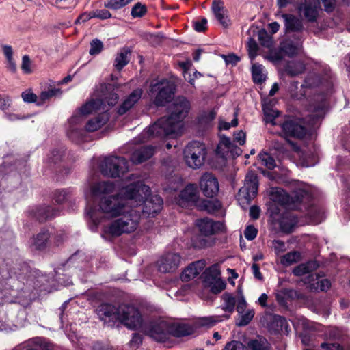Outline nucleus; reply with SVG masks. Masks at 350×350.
Wrapping results in <instances>:
<instances>
[{
  "label": "nucleus",
  "mask_w": 350,
  "mask_h": 350,
  "mask_svg": "<svg viewBox=\"0 0 350 350\" xmlns=\"http://www.w3.org/2000/svg\"><path fill=\"white\" fill-rule=\"evenodd\" d=\"M119 96L114 88L106 87L101 98H92L83 105L68 121V137L73 142H79L85 135V131L94 132L100 129L109 119V107L115 105Z\"/></svg>",
  "instance_id": "obj_1"
},
{
  "label": "nucleus",
  "mask_w": 350,
  "mask_h": 350,
  "mask_svg": "<svg viewBox=\"0 0 350 350\" xmlns=\"http://www.w3.org/2000/svg\"><path fill=\"white\" fill-rule=\"evenodd\" d=\"M190 103L185 97L176 98L170 107V114L162 117L138 137L137 142H145L159 137L174 138L183 130L184 120L188 114Z\"/></svg>",
  "instance_id": "obj_2"
},
{
  "label": "nucleus",
  "mask_w": 350,
  "mask_h": 350,
  "mask_svg": "<svg viewBox=\"0 0 350 350\" xmlns=\"http://www.w3.org/2000/svg\"><path fill=\"white\" fill-rule=\"evenodd\" d=\"M141 191L147 194L149 191V187L139 180L133 182L123 187L116 194L103 198L98 203V210L95 211L96 213L100 212L107 218L120 217V215L129 211V208L133 206V202L142 201V199L139 198V196L142 197ZM96 217L98 218L97 216ZM92 222L94 224L90 228L94 231L96 230L99 221L97 219L96 225L94 221Z\"/></svg>",
  "instance_id": "obj_3"
},
{
  "label": "nucleus",
  "mask_w": 350,
  "mask_h": 350,
  "mask_svg": "<svg viewBox=\"0 0 350 350\" xmlns=\"http://www.w3.org/2000/svg\"><path fill=\"white\" fill-rule=\"evenodd\" d=\"M297 187L290 196L280 187H271L269 192L270 202L267 204V210L273 219L280 215L282 208L295 209L304 200H309L311 193L308 187L303 183H297Z\"/></svg>",
  "instance_id": "obj_4"
},
{
  "label": "nucleus",
  "mask_w": 350,
  "mask_h": 350,
  "mask_svg": "<svg viewBox=\"0 0 350 350\" xmlns=\"http://www.w3.org/2000/svg\"><path fill=\"white\" fill-rule=\"evenodd\" d=\"M96 312L99 319L109 326L119 321L129 329H136L143 322L138 308H97Z\"/></svg>",
  "instance_id": "obj_5"
},
{
  "label": "nucleus",
  "mask_w": 350,
  "mask_h": 350,
  "mask_svg": "<svg viewBox=\"0 0 350 350\" xmlns=\"http://www.w3.org/2000/svg\"><path fill=\"white\" fill-rule=\"evenodd\" d=\"M140 213V207L130 206L129 211L120 215V217L103 227L101 237L104 239L109 241L111 238L119 237L122 234H130L135 232L139 224Z\"/></svg>",
  "instance_id": "obj_6"
},
{
  "label": "nucleus",
  "mask_w": 350,
  "mask_h": 350,
  "mask_svg": "<svg viewBox=\"0 0 350 350\" xmlns=\"http://www.w3.org/2000/svg\"><path fill=\"white\" fill-rule=\"evenodd\" d=\"M115 191V184L111 181H100L93 184L88 191L85 192L87 201L86 213L97 224L96 211L91 206L92 199L100 201L104 198L112 196Z\"/></svg>",
  "instance_id": "obj_7"
},
{
  "label": "nucleus",
  "mask_w": 350,
  "mask_h": 350,
  "mask_svg": "<svg viewBox=\"0 0 350 350\" xmlns=\"http://www.w3.org/2000/svg\"><path fill=\"white\" fill-rule=\"evenodd\" d=\"M99 169L105 176L120 177L129 171V163L124 157L109 155L99 159Z\"/></svg>",
  "instance_id": "obj_8"
},
{
  "label": "nucleus",
  "mask_w": 350,
  "mask_h": 350,
  "mask_svg": "<svg viewBox=\"0 0 350 350\" xmlns=\"http://www.w3.org/2000/svg\"><path fill=\"white\" fill-rule=\"evenodd\" d=\"M183 154L187 165L191 168L198 169L204 164L206 154V147L200 142L193 141L186 146Z\"/></svg>",
  "instance_id": "obj_9"
},
{
  "label": "nucleus",
  "mask_w": 350,
  "mask_h": 350,
  "mask_svg": "<svg viewBox=\"0 0 350 350\" xmlns=\"http://www.w3.org/2000/svg\"><path fill=\"white\" fill-rule=\"evenodd\" d=\"M176 90V85L172 81L161 79L152 82L150 91L154 94L157 92L154 103L157 106H164L173 98Z\"/></svg>",
  "instance_id": "obj_10"
},
{
  "label": "nucleus",
  "mask_w": 350,
  "mask_h": 350,
  "mask_svg": "<svg viewBox=\"0 0 350 350\" xmlns=\"http://www.w3.org/2000/svg\"><path fill=\"white\" fill-rule=\"evenodd\" d=\"M142 197L139 196L142 199L141 202H133V206H138L141 208L140 215L146 217H155L162 209L163 200L158 195L151 196L150 198V189L147 194L140 192Z\"/></svg>",
  "instance_id": "obj_11"
},
{
  "label": "nucleus",
  "mask_w": 350,
  "mask_h": 350,
  "mask_svg": "<svg viewBox=\"0 0 350 350\" xmlns=\"http://www.w3.org/2000/svg\"><path fill=\"white\" fill-rule=\"evenodd\" d=\"M327 108V96L319 94L314 96L312 103L308 109V115L306 123L311 127L314 126L325 114Z\"/></svg>",
  "instance_id": "obj_12"
},
{
  "label": "nucleus",
  "mask_w": 350,
  "mask_h": 350,
  "mask_svg": "<svg viewBox=\"0 0 350 350\" xmlns=\"http://www.w3.org/2000/svg\"><path fill=\"white\" fill-rule=\"evenodd\" d=\"M258 188L257 176L254 172H249L245 176L244 185L239 189L237 194L239 203L249 204L256 196Z\"/></svg>",
  "instance_id": "obj_13"
},
{
  "label": "nucleus",
  "mask_w": 350,
  "mask_h": 350,
  "mask_svg": "<svg viewBox=\"0 0 350 350\" xmlns=\"http://www.w3.org/2000/svg\"><path fill=\"white\" fill-rule=\"evenodd\" d=\"M169 319L161 318L150 323L144 333L154 340L163 342L169 338Z\"/></svg>",
  "instance_id": "obj_14"
},
{
  "label": "nucleus",
  "mask_w": 350,
  "mask_h": 350,
  "mask_svg": "<svg viewBox=\"0 0 350 350\" xmlns=\"http://www.w3.org/2000/svg\"><path fill=\"white\" fill-rule=\"evenodd\" d=\"M261 323L275 332L288 334L290 328L286 319L281 316L266 314L260 320Z\"/></svg>",
  "instance_id": "obj_15"
},
{
  "label": "nucleus",
  "mask_w": 350,
  "mask_h": 350,
  "mask_svg": "<svg viewBox=\"0 0 350 350\" xmlns=\"http://www.w3.org/2000/svg\"><path fill=\"white\" fill-rule=\"evenodd\" d=\"M200 233L206 237L213 235L225 230V225L219 221L204 217L198 219L196 222Z\"/></svg>",
  "instance_id": "obj_16"
},
{
  "label": "nucleus",
  "mask_w": 350,
  "mask_h": 350,
  "mask_svg": "<svg viewBox=\"0 0 350 350\" xmlns=\"http://www.w3.org/2000/svg\"><path fill=\"white\" fill-rule=\"evenodd\" d=\"M181 257L177 253H167L157 261L158 270L162 273L175 271L180 265Z\"/></svg>",
  "instance_id": "obj_17"
},
{
  "label": "nucleus",
  "mask_w": 350,
  "mask_h": 350,
  "mask_svg": "<svg viewBox=\"0 0 350 350\" xmlns=\"http://www.w3.org/2000/svg\"><path fill=\"white\" fill-rule=\"evenodd\" d=\"M282 134L284 137H293L303 138L306 134V129L299 124L297 121L292 119H287L280 123Z\"/></svg>",
  "instance_id": "obj_18"
},
{
  "label": "nucleus",
  "mask_w": 350,
  "mask_h": 350,
  "mask_svg": "<svg viewBox=\"0 0 350 350\" xmlns=\"http://www.w3.org/2000/svg\"><path fill=\"white\" fill-rule=\"evenodd\" d=\"M200 187L204 196L213 198L219 191V183L212 174L205 173L200 178Z\"/></svg>",
  "instance_id": "obj_19"
},
{
  "label": "nucleus",
  "mask_w": 350,
  "mask_h": 350,
  "mask_svg": "<svg viewBox=\"0 0 350 350\" xmlns=\"http://www.w3.org/2000/svg\"><path fill=\"white\" fill-rule=\"evenodd\" d=\"M299 12L308 22H314L319 16V3L316 0H305L298 6Z\"/></svg>",
  "instance_id": "obj_20"
},
{
  "label": "nucleus",
  "mask_w": 350,
  "mask_h": 350,
  "mask_svg": "<svg viewBox=\"0 0 350 350\" xmlns=\"http://www.w3.org/2000/svg\"><path fill=\"white\" fill-rule=\"evenodd\" d=\"M241 149L234 145V142H231L229 137L221 136L220 142L217 147V153L220 154L222 157H226L229 155L232 157H237L240 155Z\"/></svg>",
  "instance_id": "obj_21"
},
{
  "label": "nucleus",
  "mask_w": 350,
  "mask_h": 350,
  "mask_svg": "<svg viewBox=\"0 0 350 350\" xmlns=\"http://www.w3.org/2000/svg\"><path fill=\"white\" fill-rule=\"evenodd\" d=\"M198 198V192L196 186L194 184H189L181 191L176 199V202L180 206H186L189 203L195 202Z\"/></svg>",
  "instance_id": "obj_22"
},
{
  "label": "nucleus",
  "mask_w": 350,
  "mask_h": 350,
  "mask_svg": "<svg viewBox=\"0 0 350 350\" xmlns=\"http://www.w3.org/2000/svg\"><path fill=\"white\" fill-rule=\"evenodd\" d=\"M319 77L315 75H310L304 81V83L300 86V90L299 92H296V90L298 89V82L293 81L291 83L290 86V92L291 96L296 99H301L305 95L304 88L306 87H314L318 85L319 83Z\"/></svg>",
  "instance_id": "obj_23"
},
{
  "label": "nucleus",
  "mask_w": 350,
  "mask_h": 350,
  "mask_svg": "<svg viewBox=\"0 0 350 350\" xmlns=\"http://www.w3.org/2000/svg\"><path fill=\"white\" fill-rule=\"evenodd\" d=\"M211 10L215 18L223 27L227 28L230 26L231 21L228 17V11L225 9L222 1L213 0Z\"/></svg>",
  "instance_id": "obj_24"
},
{
  "label": "nucleus",
  "mask_w": 350,
  "mask_h": 350,
  "mask_svg": "<svg viewBox=\"0 0 350 350\" xmlns=\"http://www.w3.org/2000/svg\"><path fill=\"white\" fill-rule=\"evenodd\" d=\"M155 152V148L152 146H145L135 148L131 157L133 163H141L151 158Z\"/></svg>",
  "instance_id": "obj_25"
},
{
  "label": "nucleus",
  "mask_w": 350,
  "mask_h": 350,
  "mask_svg": "<svg viewBox=\"0 0 350 350\" xmlns=\"http://www.w3.org/2000/svg\"><path fill=\"white\" fill-rule=\"evenodd\" d=\"M206 262L204 260L191 263L182 272L180 278L183 281H189L199 275L204 269Z\"/></svg>",
  "instance_id": "obj_26"
},
{
  "label": "nucleus",
  "mask_w": 350,
  "mask_h": 350,
  "mask_svg": "<svg viewBox=\"0 0 350 350\" xmlns=\"http://www.w3.org/2000/svg\"><path fill=\"white\" fill-rule=\"evenodd\" d=\"M308 288L314 291H327L331 286V282L328 279L319 278L318 275L310 274L306 281Z\"/></svg>",
  "instance_id": "obj_27"
},
{
  "label": "nucleus",
  "mask_w": 350,
  "mask_h": 350,
  "mask_svg": "<svg viewBox=\"0 0 350 350\" xmlns=\"http://www.w3.org/2000/svg\"><path fill=\"white\" fill-rule=\"evenodd\" d=\"M143 91L140 88L134 90L122 102L118 109V113L123 115L131 109L141 98Z\"/></svg>",
  "instance_id": "obj_28"
},
{
  "label": "nucleus",
  "mask_w": 350,
  "mask_h": 350,
  "mask_svg": "<svg viewBox=\"0 0 350 350\" xmlns=\"http://www.w3.org/2000/svg\"><path fill=\"white\" fill-rule=\"evenodd\" d=\"M282 17L284 20L285 31L286 33L301 32L303 30L304 25L301 19L290 14H283Z\"/></svg>",
  "instance_id": "obj_29"
},
{
  "label": "nucleus",
  "mask_w": 350,
  "mask_h": 350,
  "mask_svg": "<svg viewBox=\"0 0 350 350\" xmlns=\"http://www.w3.org/2000/svg\"><path fill=\"white\" fill-rule=\"evenodd\" d=\"M225 314L223 315L204 317L200 318L197 324L201 327H211L216 323L223 321L224 319H228L230 314L234 312V308H224Z\"/></svg>",
  "instance_id": "obj_30"
},
{
  "label": "nucleus",
  "mask_w": 350,
  "mask_h": 350,
  "mask_svg": "<svg viewBox=\"0 0 350 350\" xmlns=\"http://www.w3.org/2000/svg\"><path fill=\"white\" fill-rule=\"evenodd\" d=\"M169 336L180 337L192 333L191 328L187 325L180 323L170 319H169Z\"/></svg>",
  "instance_id": "obj_31"
},
{
  "label": "nucleus",
  "mask_w": 350,
  "mask_h": 350,
  "mask_svg": "<svg viewBox=\"0 0 350 350\" xmlns=\"http://www.w3.org/2000/svg\"><path fill=\"white\" fill-rule=\"evenodd\" d=\"M274 220L278 221L280 228L283 232H289L292 231L297 222V219L291 213H285L281 217L276 216Z\"/></svg>",
  "instance_id": "obj_32"
},
{
  "label": "nucleus",
  "mask_w": 350,
  "mask_h": 350,
  "mask_svg": "<svg viewBox=\"0 0 350 350\" xmlns=\"http://www.w3.org/2000/svg\"><path fill=\"white\" fill-rule=\"evenodd\" d=\"M275 296L279 304L286 306L289 301L297 299L299 294L293 289L282 288L277 290Z\"/></svg>",
  "instance_id": "obj_33"
},
{
  "label": "nucleus",
  "mask_w": 350,
  "mask_h": 350,
  "mask_svg": "<svg viewBox=\"0 0 350 350\" xmlns=\"http://www.w3.org/2000/svg\"><path fill=\"white\" fill-rule=\"evenodd\" d=\"M50 234L48 230H42L30 241V247L33 250H42L47 245Z\"/></svg>",
  "instance_id": "obj_34"
},
{
  "label": "nucleus",
  "mask_w": 350,
  "mask_h": 350,
  "mask_svg": "<svg viewBox=\"0 0 350 350\" xmlns=\"http://www.w3.org/2000/svg\"><path fill=\"white\" fill-rule=\"evenodd\" d=\"M238 317L236 319L237 326L247 325L254 316V311L250 308H236Z\"/></svg>",
  "instance_id": "obj_35"
},
{
  "label": "nucleus",
  "mask_w": 350,
  "mask_h": 350,
  "mask_svg": "<svg viewBox=\"0 0 350 350\" xmlns=\"http://www.w3.org/2000/svg\"><path fill=\"white\" fill-rule=\"evenodd\" d=\"M59 211L53 208L51 206H44L37 208L34 216L40 221L52 218L58 215Z\"/></svg>",
  "instance_id": "obj_36"
},
{
  "label": "nucleus",
  "mask_w": 350,
  "mask_h": 350,
  "mask_svg": "<svg viewBox=\"0 0 350 350\" xmlns=\"http://www.w3.org/2000/svg\"><path fill=\"white\" fill-rule=\"evenodd\" d=\"M301 44L299 42H294L291 40H286L281 45V50L289 57L298 55L301 51Z\"/></svg>",
  "instance_id": "obj_37"
},
{
  "label": "nucleus",
  "mask_w": 350,
  "mask_h": 350,
  "mask_svg": "<svg viewBox=\"0 0 350 350\" xmlns=\"http://www.w3.org/2000/svg\"><path fill=\"white\" fill-rule=\"evenodd\" d=\"M223 298L226 306H245L246 305V301L241 293H238L234 296L230 293H224Z\"/></svg>",
  "instance_id": "obj_38"
},
{
  "label": "nucleus",
  "mask_w": 350,
  "mask_h": 350,
  "mask_svg": "<svg viewBox=\"0 0 350 350\" xmlns=\"http://www.w3.org/2000/svg\"><path fill=\"white\" fill-rule=\"evenodd\" d=\"M72 189H63L57 190L53 194V199L58 204H62L67 202H70L73 196Z\"/></svg>",
  "instance_id": "obj_39"
},
{
  "label": "nucleus",
  "mask_w": 350,
  "mask_h": 350,
  "mask_svg": "<svg viewBox=\"0 0 350 350\" xmlns=\"http://www.w3.org/2000/svg\"><path fill=\"white\" fill-rule=\"evenodd\" d=\"M250 350H271V347L268 340L262 336H258L248 342Z\"/></svg>",
  "instance_id": "obj_40"
},
{
  "label": "nucleus",
  "mask_w": 350,
  "mask_h": 350,
  "mask_svg": "<svg viewBox=\"0 0 350 350\" xmlns=\"http://www.w3.org/2000/svg\"><path fill=\"white\" fill-rule=\"evenodd\" d=\"M252 75L254 83H262L266 79L265 68L258 64H254L252 66Z\"/></svg>",
  "instance_id": "obj_41"
},
{
  "label": "nucleus",
  "mask_w": 350,
  "mask_h": 350,
  "mask_svg": "<svg viewBox=\"0 0 350 350\" xmlns=\"http://www.w3.org/2000/svg\"><path fill=\"white\" fill-rule=\"evenodd\" d=\"M263 112L265 115L264 120L267 124L269 123L272 125H280L281 122L277 120L280 115L279 111L263 106Z\"/></svg>",
  "instance_id": "obj_42"
},
{
  "label": "nucleus",
  "mask_w": 350,
  "mask_h": 350,
  "mask_svg": "<svg viewBox=\"0 0 350 350\" xmlns=\"http://www.w3.org/2000/svg\"><path fill=\"white\" fill-rule=\"evenodd\" d=\"M317 265L315 262L309 261L306 263L301 264L293 270V273L295 275L301 276L306 273H308L315 269Z\"/></svg>",
  "instance_id": "obj_43"
},
{
  "label": "nucleus",
  "mask_w": 350,
  "mask_h": 350,
  "mask_svg": "<svg viewBox=\"0 0 350 350\" xmlns=\"http://www.w3.org/2000/svg\"><path fill=\"white\" fill-rule=\"evenodd\" d=\"M285 70L289 75L295 76L304 71L305 65L301 62H289Z\"/></svg>",
  "instance_id": "obj_44"
},
{
  "label": "nucleus",
  "mask_w": 350,
  "mask_h": 350,
  "mask_svg": "<svg viewBox=\"0 0 350 350\" xmlns=\"http://www.w3.org/2000/svg\"><path fill=\"white\" fill-rule=\"evenodd\" d=\"M60 94L61 90L59 88H49L46 90H44L40 93L39 96L37 105H42L52 97Z\"/></svg>",
  "instance_id": "obj_45"
},
{
  "label": "nucleus",
  "mask_w": 350,
  "mask_h": 350,
  "mask_svg": "<svg viewBox=\"0 0 350 350\" xmlns=\"http://www.w3.org/2000/svg\"><path fill=\"white\" fill-rule=\"evenodd\" d=\"M220 278V270L218 265L211 266L204 271V282Z\"/></svg>",
  "instance_id": "obj_46"
},
{
  "label": "nucleus",
  "mask_w": 350,
  "mask_h": 350,
  "mask_svg": "<svg viewBox=\"0 0 350 350\" xmlns=\"http://www.w3.org/2000/svg\"><path fill=\"white\" fill-rule=\"evenodd\" d=\"M129 52L126 50L121 51L115 59V67L118 70H121L129 62Z\"/></svg>",
  "instance_id": "obj_47"
},
{
  "label": "nucleus",
  "mask_w": 350,
  "mask_h": 350,
  "mask_svg": "<svg viewBox=\"0 0 350 350\" xmlns=\"http://www.w3.org/2000/svg\"><path fill=\"white\" fill-rule=\"evenodd\" d=\"M300 259V253L298 252H291L281 258V263L284 266H288L298 262Z\"/></svg>",
  "instance_id": "obj_48"
},
{
  "label": "nucleus",
  "mask_w": 350,
  "mask_h": 350,
  "mask_svg": "<svg viewBox=\"0 0 350 350\" xmlns=\"http://www.w3.org/2000/svg\"><path fill=\"white\" fill-rule=\"evenodd\" d=\"M211 288V291L214 293H219L226 288V282L221 278L205 282Z\"/></svg>",
  "instance_id": "obj_49"
},
{
  "label": "nucleus",
  "mask_w": 350,
  "mask_h": 350,
  "mask_svg": "<svg viewBox=\"0 0 350 350\" xmlns=\"http://www.w3.org/2000/svg\"><path fill=\"white\" fill-rule=\"evenodd\" d=\"M133 1L134 0H107L105 1L104 5L105 7L112 10H118Z\"/></svg>",
  "instance_id": "obj_50"
},
{
  "label": "nucleus",
  "mask_w": 350,
  "mask_h": 350,
  "mask_svg": "<svg viewBox=\"0 0 350 350\" xmlns=\"http://www.w3.org/2000/svg\"><path fill=\"white\" fill-rule=\"evenodd\" d=\"M147 13V7L146 5L138 2L135 3L131 9V14L133 18H141Z\"/></svg>",
  "instance_id": "obj_51"
},
{
  "label": "nucleus",
  "mask_w": 350,
  "mask_h": 350,
  "mask_svg": "<svg viewBox=\"0 0 350 350\" xmlns=\"http://www.w3.org/2000/svg\"><path fill=\"white\" fill-rule=\"evenodd\" d=\"M258 157L261 163L268 169H273L275 167V161L274 159L267 152H260Z\"/></svg>",
  "instance_id": "obj_52"
},
{
  "label": "nucleus",
  "mask_w": 350,
  "mask_h": 350,
  "mask_svg": "<svg viewBox=\"0 0 350 350\" xmlns=\"http://www.w3.org/2000/svg\"><path fill=\"white\" fill-rule=\"evenodd\" d=\"M325 336L327 341L338 340L341 337V332L336 327L329 328L325 333Z\"/></svg>",
  "instance_id": "obj_53"
},
{
  "label": "nucleus",
  "mask_w": 350,
  "mask_h": 350,
  "mask_svg": "<svg viewBox=\"0 0 350 350\" xmlns=\"http://www.w3.org/2000/svg\"><path fill=\"white\" fill-rule=\"evenodd\" d=\"M247 47L249 56L250 59L253 60L257 55L258 47L256 40L252 38L250 35L247 40Z\"/></svg>",
  "instance_id": "obj_54"
},
{
  "label": "nucleus",
  "mask_w": 350,
  "mask_h": 350,
  "mask_svg": "<svg viewBox=\"0 0 350 350\" xmlns=\"http://www.w3.org/2000/svg\"><path fill=\"white\" fill-rule=\"evenodd\" d=\"M103 49V42L98 39L93 40L90 43V54L96 55L99 54Z\"/></svg>",
  "instance_id": "obj_55"
},
{
  "label": "nucleus",
  "mask_w": 350,
  "mask_h": 350,
  "mask_svg": "<svg viewBox=\"0 0 350 350\" xmlns=\"http://www.w3.org/2000/svg\"><path fill=\"white\" fill-rule=\"evenodd\" d=\"M322 350H344L343 347L337 342L326 341L321 345Z\"/></svg>",
  "instance_id": "obj_56"
},
{
  "label": "nucleus",
  "mask_w": 350,
  "mask_h": 350,
  "mask_svg": "<svg viewBox=\"0 0 350 350\" xmlns=\"http://www.w3.org/2000/svg\"><path fill=\"white\" fill-rule=\"evenodd\" d=\"M21 97L24 102L31 103H38V97L33 94L31 90H27L22 92Z\"/></svg>",
  "instance_id": "obj_57"
},
{
  "label": "nucleus",
  "mask_w": 350,
  "mask_h": 350,
  "mask_svg": "<svg viewBox=\"0 0 350 350\" xmlns=\"http://www.w3.org/2000/svg\"><path fill=\"white\" fill-rule=\"evenodd\" d=\"M63 155V150H55L48 156L46 161L49 163H56L61 160Z\"/></svg>",
  "instance_id": "obj_58"
},
{
  "label": "nucleus",
  "mask_w": 350,
  "mask_h": 350,
  "mask_svg": "<svg viewBox=\"0 0 350 350\" xmlns=\"http://www.w3.org/2000/svg\"><path fill=\"white\" fill-rule=\"evenodd\" d=\"M224 350H247L246 347L239 341L233 340L226 345Z\"/></svg>",
  "instance_id": "obj_59"
},
{
  "label": "nucleus",
  "mask_w": 350,
  "mask_h": 350,
  "mask_svg": "<svg viewBox=\"0 0 350 350\" xmlns=\"http://www.w3.org/2000/svg\"><path fill=\"white\" fill-rule=\"evenodd\" d=\"M257 233L258 230L252 225L247 226L244 231L245 237L249 241L254 240L256 238Z\"/></svg>",
  "instance_id": "obj_60"
},
{
  "label": "nucleus",
  "mask_w": 350,
  "mask_h": 350,
  "mask_svg": "<svg viewBox=\"0 0 350 350\" xmlns=\"http://www.w3.org/2000/svg\"><path fill=\"white\" fill-rule=\"evenodd\" d=\"M317 163V157L314 154H312L308 157L306 154L303 158V165L306 167L314 166Z\"/></svg>",
  "instance_id": "obj_61"
},
{
  "label": "nucleus",
  "mask_w": 350,
  "mask_h": 350,
  "mask_svg": "<svg viewBox=\"0 0 350 350\" xmlns=\"http://www.w3.org/2000/svg\"><path fill=\"white\" fill-rule=\"evenodd\" d=\"M207 23V20L205 18L193 21L194 29L198 32L204 31L206 29Z\"/></svg>",
  "instance_id": "obj_62"
},
{
  "label": "nucleus",
  "mask_w": 350,
  "mask_h": 350,
  "mask_svg": "<svg viewBox=\"0 0 350 350\" xmlns=\"http://www.w3.org/2000/svg\"><path fill=\"white\" fill-rule=\"evenodd\" d=\"M221 57L227 65L231 64L234 66L237 64V63L240 60V58L233 53L229 55H222Z\"/></svg>",
  "instance_id": "obj_63"
},
{
  "label": "nucleus",
  "mask_w": 350,
  "mask_h": 350,
  "mask_svg": "<svg viewBox=\"0 0 350 350\" xmlns=\"http://www.w3.org/2000/svg\"><path fill=\"white\" fill-rule=\"evenodd\" d=\"M31 62L27 55H24L22 59L21 69L25 73H30L31 72Z\"/></svg>",
  "instance_id": "obj_64"
}]
</instances>
